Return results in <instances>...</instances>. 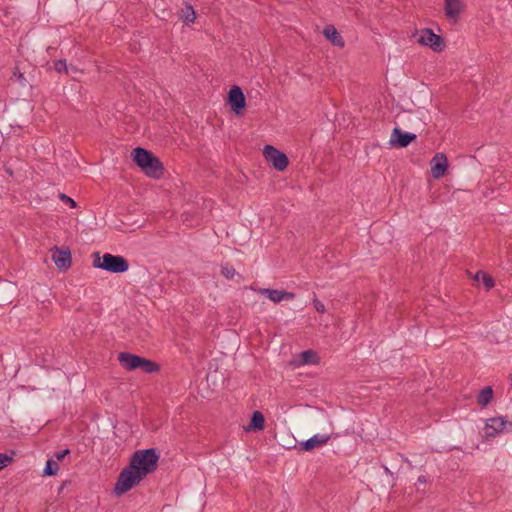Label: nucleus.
<instances>
[{
    "mask_svg": "<svg viewBox=\"0 0 512 512\" xmlns=\"http://www.w3.org/2000/svg\"><path fill=\"white\" fill-rule=\"evenodd\" d=\"M159 454L156 449L137 450L130 459L131 468L138 470L144 477L157 469Z\"/></svg>",
    "mask_w": 512,
    "mask_h": 512,
    "instance_id": "1",
    "label": "nucleus"
},
{
    "mask_svg": "<svg viewBox=\"0 0 512 512\" xmlns=\"http://www.w3.org/2000/svg\"><path fill=\"white\" fill-rule=\"evenodd\" d=\"M120 365L127 371L140 369L144 373H156L160 370V365L155 361L132 354L130 352H120L117 357Z\"/></svg>",
    "mask_w": 512,
    "mask_h": 512,
    "instance_id": "2",
    "label": "nucleus"
},
{
    "mask_svg": "<svg viewBox=\"0 0 512 512\" xmlns=\"http://www.w3.org/2000/svg\"><path fill=\"white\" fill-rule=\"evenodd\" d=\"M133 159L147 176L159 178L162 175L163 167L161 162L149 151L143 148H136L133 151Z\"/></svg>",
    "mask_w": 512,
    "mask_h": 512,
    "instance_id": "3",
    "label": "nucleus"
},
{
    "mask_svg": "<svg viewBox=\"0 0 512 512\" xmlns=\"http://www.w3.org/2000/svg\"><path fill=\"white\" fill-rule=\"evenodd\" d=\"M144 478L145 477L138 472V470L131 468V465L129 464L120 472L115 483L114 493L117 496H121L138 485Z\"/></svg>",
    "mask_w": 512,
    "mask_h": 512,
    "instance_id": "4",
    "label": "nucleus"
},
{
    "mask_svg": "<svg viewBox=\"0 0 512 512\" xmlns=\"http://www.w3.org/2000/svg\"><path fill=\"white\" fill-rule=\"evenodd\" d=\"M93 265L96 268L112 273H124L129 268V264L124 257L109 253H106L103 256H100L98 253L95 254Z\"/></svg>",
    "mask_w": 512,
    "mask_h": 512,
    "instance_id": "5",
    "label": "nucleus"
},
{
    "mask_svg": "<svg viewBox=\"0 0 512 512\" xmlns=\"http://www.w3.org/2000/svg\"><path fill=\"white\" fill-rule=\"evenodd\" d=\"M263 155L267 162L271 163L278 171L285 170L289 164L287 156L271 145L264 147Z\"/></svg>",
    "mask_w": 512,
    "mask_h": 512,
    "instance_id": "6",
    "label": "nucleus"
},
{
    "mask_svg": "<svg viewBox=\"0 0 512 512\" xmlns=\"http://www.w3.org/2000/svg\"><path fill=\"white\" fill-rule=\"evenodd\" d=\"M256 292L275 304L290 302L295 299V294L282 289H257Z\"/></svg>",
    "mask_w": 512,
    "mask_h": 512,
    "instance_id": "7",
    "label": "nucleus"
},
{
    "mask_svg": "<svg viewBox=\"0 0 512 512\" xmlns=\"http://www.w3.org/2000/svg\"><path fill=\"white\" fill-rule=\"evenodd\" d=\"M512 422L506 421L505 417H493L485 422L484 430L487 438H494L502 433Z\"/></svg>",
    "mask_w": 512,
    "mask_h": 512,
    "instance_id": "8",
    "label": "nucleus"
},
{
    "mask_svg": "<svg viewBox=\"0 0 512 512\" xmlns=\"http://www.w3.org/2000/svg\"><path fill=\"white\" fill-rule=\"evenodd\" d=\"M421 45L428 46L436 52L442 51L443 40L430 29H423L418 38Z\"/></svg>",
    "mask_w": 512,
    "mask_h": 512,
    "instance_id": "9",
    "label": "nucleus"
},
{
    "mask_svg": "<svg viewBox=\"0 0 512 512\" xmlns=\"http://www.w3.org/2000/svg\"><path fill=\"white\" fill-rule=\"evenodd\" d=\"M228 103L231 109L236 113L240 114L245 107V96L238 86H233L228 94Z\"/></svg>",
    "mask_w": 512,
    "mask_h": 512,
    "instance_id": "10",
    "label": "nucleus"
},
{
    "mask_svg": "<svg viewBox=\"0 0 512 512\" xmlns=\"http://www.w3.org/2000/svg\"><path fill=\"white\" fill-rule=\"evenodd\" d=\"M415 139V134L403 132L400 128L395 127L392 131L389 142L392 146L407 147Z\"/></svg>",
    "mask_w": 512,
    "mask_h": 512,
    "instance_id": "11",
    "label": "nucleus"
},
{
    "mask_svg": "<svg viewBox=\"0 0 512 512\" xmlns=\"http://www.w3.org/2000/svg\"><path fill=\"white\" fill-rule=\"evenodd\" d=\"M448 167V160L445 154L437 153L431 160V174L435 179L441 178Z\"/></svg>",
    "mask_w": 512,
    "mask_h": 512,
    "instance_id": "12",
    "label": "nucleus"
},
{
    "mask_svg": "<svg viewBox=\"0 0 512 512\" xmlns=\"http://www.w3.org/2000/svg\"><path fill=\"white\" fill-rule=\"evenodd\" d=\"M331 439L330 435L327 434H315L311 438L301 443V447L305 451H311L316 447L323 446Z\"/></svg>",
    "mask_w": 512,
    "mask_h": 512,
    "instance_id": "13",
    "label": "nucleus"
},
{
    "mask_svg": "<svg viewBox=\"0 0 512 512\" xmlns=\"http://www.w3.org/2000/svg\"><path fill=\"white\" fill-rule=\"evenodd\" d=\"M52 260L59 269H67L71 265V254L67 250H60L56 248L52 252Z\"/></svg>",
    "mask_w": 512,
    "mask_h": 512,
    "instance_id": "14",
    "label": "nucleus"
},
{
    "mask_svg": "<svg viewBox=\"0 0 512 512\" xmlns=\"http://www.w3.org/2000/svg\"><path fill=\"white\" fill-rule=\"evenodd\" d=\"M463 9L461 0H445V13L451 19H456Z\"/></svg>",
    "mask_w": 512,
    "mask_h": 512,
    "instance_id": "15",
    "label": "nucleus"
},
{
    "mask_svg": "<svg viewBox=\"0 0 512 512\" xmlns=\"http://www.w3.org/2000/svg\"><path fill=\"white\" fill-rule=\"evenodd\" d=\"M323 34L333 45L339 47L344 46V41L334 26H326L323 30Z\"/></svg>",
    "mask_w": 512,
    "mask_h": 512,
    "instance_id": "16",
    "label": "nucleus"
},
{
    "mask_svg": "<svg viewBox=\"0 0 512 512\" xmlns=\"http://www.w3.org/2000/svg\"><path fill=\"white\" fill-rule=\"evenodd\" d=\"M299 365H315L319 363V356L313 350L302 351L299 356Z\"/></svg>",
    "mask_w": 512,
    "mask_h": 512,
    "instance_id": "17",
    "label": "nucleus"
},
{
    "mask_svg": "<svg viewBox=\"0 0 512 512\" xmlns=\"http://www.w3.org/2000/svg\"><path fill=\"white\" fill-rule=\"evenodd\" d=\"M265 427V419L260 411H254L249 426L245 427L246 431L258 430L261 431Z\"/></svg>",
    "mask_w": 512,
    "mask_h": 512,
    "instance_id": "18",
    "label": "nucleus"
},
{
    "mask_svg": "<svg viewBox=\"0 0 512 512\" xmlns=\"http://www.w3.org/2000/svg\"><path fill=\"white\" fill-rule=\"evenodd\" d=\"M493 398V389L490 386L484 387L477 395V403L482 407H486Z\"/></svg>",
    "mask_w": 512,
    "mask_h": 512,
    "instance_id": "19",
    "label": "nucleus"
},
{
    "mask_svg": "<svg viewBox=\"0 0 512 512\" xmlns=\"http://www.w3.org/2000/svg\"><path fill=\"white\" fill-rule=\"evenodd\" d=\"M180 17L186 22V23H192L194 22L196 18V14L192 6L186 5L182 10Z\"/></svg>",
    "mask_w": 512,
    "mask_h": 512,
    "instance_id": "20",
    "label": "nucleus"
},
{
    "mask_svg": "<svg viewBox=\"0 0 512 512\" xmlns=\"http://www.w3.org/2000/svg\"><path fill=\"white\" fill-rule=\"evenodd\" d=\"M59 470V465L57 462H55L54 460L52 459H49L47 462H46V466L44 468V474L45 475H48V476H54L57 474Z\"/></svg>",
    "mask_w": 512,
    "mask_h": 512,
    "instance_id": "21",
    "label": "nucleus"
},
{
    "mask_svg": "<svg viewBox=\"0 0 512 512\" xmlns=\"http://www.w3.org/2000/svg\"><path fill=\"white\" fill-rule=\"evenodd\" d=\"M221 272H222V275L227 279H233L234 276L236 275L235 269L230 265H224L222 267Z\"/></svg>",
    "mask_w": 512,
    "mask_h": 512,
    "instance_id": "22",
    "label": "nucleus"
},
{
    "mask_svg": "<svg viewBox=\"0 0 512 512\" xmlns=\"http://www.w3.org/2000/svg\"><path fill=\"white\" fill-rule=\"evenodd\" d=\"M481 282L483 283L486 289H491L494 286L493 278L486 273L481 274Z\"/></svg>",
    "mask_w": 512,
    "mask_h": 512,
    "instance_id": "23",
    "label": "nucleus"
},
{
    "mask_svg": "<svg viewBox=\"0 0 512 512\" xmlns=\"http://www.w3.org/2000/svg\"><path fill=\"white\" fill-rule=\"evenodd\" d=\"M54 68L58 72L65 71L66 73H69L68 66L66 64L65 60H58L54 63Z\"/></svg>",
    "mask_w": 512,
    "mask_h": 512,
    "instance_id": "24",
    "label": "nucleus"
},
{
    "mask_svg": "<svg viewBox=\"0 0 512 512\" xmlns=\"http://www.w3.org/2000/svg\"><path fill=\"white\" fill-rule=\"evenodd\" d=\"M13 460L12 456H8L7 454L0 453V470L5 468L9 463Z\"/></svg>",
    "mask_w": 512,
    "mask_h": 512,
    "instance_id": "25",
    "label": "nucleus"
},
{
    "mask_svg": "<svg viewBox=\"0 0 512 512\" xmlns=\"http://www.w3.org/2000/svg\"><path fill=\"white\" fill-rule=\"evenodd\" d=\"M70 453V450L69 449H64L62 451H57L54 453L53 457L57 460V461H61L64 459V457L66 455H68Z\"/></svg>",
    "mask_w": 512,
    "mask_h": 512,
    "instance_id": "26",
    "label": "nucleus"
},
{
    "mask_svg": "<svg viewBox=\"0 0 512 512\" xmlns=\"http://www.w3.org/2000/svg\"><path fill=\"white\" fill-rule=\"evenodd\" d=\"M313 305L316 311L323 313L325 311V306L322 302H320L318 299L313 300Z\"/></svg>",
    "mask_w": 512,
    "mask_h": 512,
    "instance_id": "27",
    "label": "nucleus"
},
{
    "mask_svg": "<svg viewBox=\"0 0 512 512\" xmlns=\"http://www.w3.org/2000/svg\"><path fill=\"white\" fill-rule=\"evenodd\" d=\"M60 198H61V200H62L63 202H65V203L69 204L71 207H75V206H76L75 201H74L72 198H70V197L66 196L65 194H61V195H60Z\"/></svg>",
    "mask_w": 512,
    "mask_h": 512,
    "instance_id": "28",
    "label": "nucleus"
},
{
    "mask_svg": "<svg viewBox=\"0 0 512 512\" xmlns=\"http://www.w3.org/2000/svg\"><path fill=\"white\" fill-rule=\"evenodd\" d=\"M418 482L421 484H425L427 482V479L424 475H421L418 477Z\"/></svg>",
    "mask_w": 512,
    "mask_h": 512,
    "instance_id": "29",
    "label": "nucleus"
},
{
    "mask_svg": "<svg viewBox=\"0 0 512 512\" xmlns=\"http://www.w3.org/2000/svg\"><path fill=\"white\" fill-rule=\"evenodd\" d=\"M68 69H69V73L68 74H72V73H76L77 72L76 67H74L72 65L68 66Z\"/></svg>",
    "mask_w": 512,
    "mask_h": 512,
    "instance_id": "30",
    "label": "nucleus"
},
{
    "mask_svg": "<svg viewBox=\"0 0 512 512\" xmlns=\"http://www.w3.org/2000/svg\"><path fill=\"white\" fill-rule=\"evenodd\" d=\"M481 274H484V272H478L475 276H474V279L476 281H481Z\"/></svg>",
    "mask_w": 512,
    "mask_h": 512,
    "instance_id": "31",
    "label": "nucleus"
},
{
    "mask_svg": "<svg viewBox=\"0 0 512 512\" xmlns=\"http://www.w3.org/2000/svg\"><path fill=\"white\" fill-rule=\"evenodd\" d=\"M139 339H140L141 341H143V340H145V336H139Z\"/></svg>",
    "mask_w": 512,
    "mask_h": 512,
    "instance_id": "32",
    "label": "nucleus"
}]
</instances>
